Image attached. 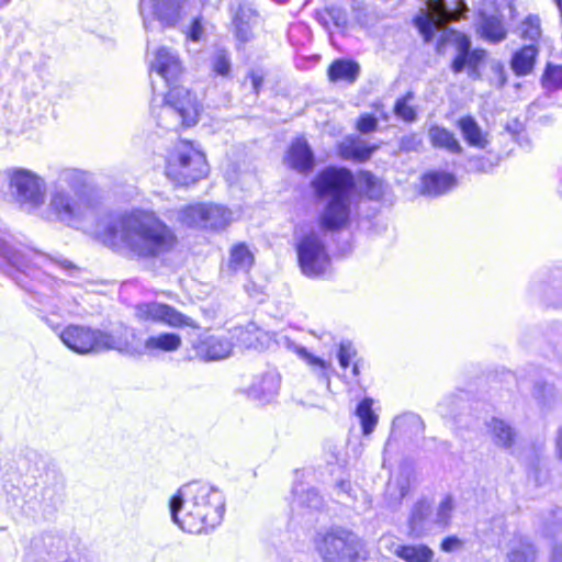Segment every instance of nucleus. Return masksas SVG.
Listing matches in <instances>:
<instances>
[{
	"instance_id": "1",
	"label": "nucleus",
	"mask_w": 562,
	"mask_h": 562,
	"mask_svg": "<svg viewBox=\"0 0 562 562\" xmlns=\"http://www.w3.org/2000/svg\"><path fill=\"white\" fill-rule=\"evenodd\" d=\"M0 258L7 265L8 273L18 285L33 293L41 305L40 312L43 319L54 329L49 316L78 315V303L71 293V285L57 280L50 272L57 268L69 276H74L78 268L69 260L61 257H50L33 249H15L8 241L0 238Z\"/></svg>"
},
{
	"instance_id": "22",
	"label": "nucleus",
	"mask_w": 562,
	"mask_h": 562,
	"mask_svg": "<svg viewBox=\"0 0 562 562\" xmlns=\"http://www.w3.org/2000/svg\"><path fill=\"white\" fill-rule=\"evenodd\" d=\"M196 355L206 361L221 360L232 352L233 344L226 336H206L194 347Z\"/></svg>"
},
{
	"instance_id": "18",
	"label": "nucleus",
	"mask_w": 562,
	"mask_h": 562,
	"mask_svg": "<svg viewBox=\"0 0 562 562\" xmlns=\"http://www.w3.org/2000/svg\"><path fill=\"white\" fill-rule=\"evenodd\" d=\"M281 378L274 370H267L260 375H256L247 390V394L252 400L260 403H270L279 393Z\"/></svg>"
},
{
	"instance_id": "49",
	"label": "nucleus",
	"mask_w": 562,
	"mask_h": 562,
	"mask_svg": "<svg viewBox=\"0 0 562 562\" xmlns=\"http://www.w3.org/2000/svg\"><path fill=\"white\" fill-rule=\"evenodd\" d=\"M423 147V139L415 133H411L401 137L398 150L402 153L419 151Z\"/></svg>"
},
{
	"instance_id": "44",
	"label": "nucleus",
	"mask_w": 562,
	"mask_h": 562,
	"mask_svg": "<svg viewBox=\"0 0 562 562\" xmlns=\"http://www.w3.org/2000/svg\"><path fill=\"white\" fill-rule=\"evenodd\" d=\"M520 36L524 40L536 42L541 35L540 19L537 15H528L519 26Z\"/></svg>"
},
{
	"instance_id": "8",
	"label": "nucleus",
	"mask_w": 562,
	"mask_h": 562,
	"mask_svg": "<svg viewBox=\"0 0 562 562\" xmlns=\"http://www.w3.org/2000/svg\"><path fill=\"white\" fill-rule=\"evenodd\" d=\"M201 105L194 93L182 86H170L159 111L153 113L158 125L166 130H177L179 126H192L198 122Z\"/></svg>"
},
{
	"instance_id": "16",
	"label": "nucleus",
	"mask_w": 562,
	"mask_h": 562,
	"mask_svg": "<svg viewBox=\"0 0 562 562\" xmlns=\"http://www.w3.org/2000/svg\"><path fill=\"white\" fill-rule=\"evenodd\" d=\"M381 542L403 562H434L435 551L425 543H402L390 537L381 538Z\"/></svg>"
},
{
	"instance_id": "34",
	"label": "nucleus",
	"mask_w": 562,
	"mask_h": 562,
	"mask_svg": "<svg viewBox=\"0 0 562 562\" xmlns=\"http://www.w3.org/2000/svg\"><path fill=\"white\" fill-rule=\"evenodd\" d=\"M429 139L434 147L446 149L451 154H460L462 147L453 133L441 126L429 128Z\"/></svg>"
},
{
	"instance_id": "32",
	"label": "nucleus",
	"mask_w": 562,
	"mask_h": 562,
	"mask_svg": "<svg viewBox=\"0 0 562 562\" xmlns=\"http://www.w3.org/2000/svg\"><path fill=\"white\" fill-rule=\"evenodd\" d=\"M465 142L476 148H485L488 144L487 135L483 133L477 122L472 116H464L458 121Z\"/></svg>"
},
{
	"instance_id": "13",
	"label": "nucleus",
	"mask_w": 562,
	"mask_h": 562,
	"mask_svg": "<svg viewBox=\"0 0 562 562\" xmlns=\"http://www.w3.org/2000/svg\"><path fill=\"white\" fill-rule=\"evenodd\" d=\"M135 315L139 321L162 323L170 327H194L192 318L178 312L175 307L158 303L146 302L135 306Z\"/></svg>"
},
{
	"instance_id": "11",
	"label": "nucleus",
	"mask_w": 562,
	"mask_h": 562,
	"mask_svg": "<svg viewBox=\"0 0 562 562\" xmlns=\"http://www.w3.org/2000/svg\"><path fill=\"white\" fill-rule=\"evenodd\" d=\"M299 266L304 276L319 278L330 268V257L318 232L303 234L295 246Z\"/></svg>"
},
{
	"instance_id": "28",
	"label": "nucleus",
	"mask_w": 562,
	"mask_h": 562,
	"mask_svg": "<svg viewBox=\"0 0 562 562\" xmlns=\"http://www.w3.org/2000/svg\"><path fill=\"white\" fill-rule=\"evenodd\" d=\"M477 33L490 43H499L507 36V30L503 20L497 15L482 14L480 18Z\"/></svg>"
},
{
	"instance_id": "57",
	"label": "nucleus",
	"mask_w": 562,
	"mask_h": 562,
	"mask_svg": "<svg viewBox=\"0 0 562 562\" xmlns=\"http://www.w3.org/2000/svg\"><path fill=\"white\" fill-rule=\"evenodd\" d=\"M18 549L12 547L8 551L0 550V562H16Z\"/></svg>"
},
{
	"instance_id": "33",
	"label": "nucleus",
	"mask_w": 562,
	"mask_h": 562,
	"mask_svg": "<svg viewBox=\"0 0 562 562\" xmlns=\"http://www.w3.org/2000/svg\"><path fill=\"white\" fill-rule=\"evenodd\" d=\"M360 67L356 61L348 59H337L328 68L330 81H346L352 83L359 76Z\"/></svg>"
},
{
	"instance_id": "21",
	"label": "nucleus",
	"mask_w": 562,
	"mask_h": 562,
	"mask_svg": "<svg viewBox=\"0 0 562 562\" xmlns=\"http://www.w3.org/2000/svg\"><path fill=\"white\" fill-rule=\"evenodd\" d=\"M486 428L492 442L496 447L513 452V448L518 441V432L507 420L492 417L486 423Z\"/></svg>"
},
{
	"instance_id": "55",
	"label": "nucleus",
	"mask_w": 562,
	"mask_h": 562,
	"mask_svg": "<svg viewBox=\"0 0 562 562\" xmlns=\"http://www.w3.org/2000/svg\"><path fill=\"white\" fill-rule=\"evenodd\" d=\"M461 546H462V541L459 538L451 536V537L445 538L441 541L440 548L445 552H452V551L461 548Z\"/></svg>"
},
{
	"instance_id": "62",
	"label": "nucleus",
	"mask_w": 562,
	"mask_h": 562,
	"mask_svg": "<svg viewBox=\"0 0 562 562\" xmlns=\"http://www.w3.org/2000/svg\"><path fill=\"white\" fill-rule=\"evenodd\" d=\"M48 539H52V540H56L58 546L63 544L64 543V540L61 538H58V537H53V536H47Z\"/></svg>"
},
{
	"instance_id": "27",
	"label": "nucleus",
	"mask_w": 562,
	"mask_h": 562,
	"mask_svg": "<svg viewBox=\"0 0 562 562\" xmlns=\"http://www.w3.org/2000/svg\"><path fill=\"white\" fill-rule=\"evenodd\" d=\"M539 49L535 43L522 46L516 50L510 60V67L516 76L529 75L535 66Z\"/></svg>"
},
{
	"instance_id": "39",
	"label": "nucleus",
	"mask_w": 562,
	"mask_h": 562,
	"mask_svg": "<svg viewBox=\"0 0 562 562\" xmlns=\"http://www.w3.org/2000/svg\"><path fill=\"white\" fill-rule=\"evenodd\" d=\"M210 65L213 72L222 77H228L232 70L231 54L227 49L216 47L210 57Z\"/></svg>"
},
{
	"instance_id": "25",
	"label": "nucleus",
	"mask_w": 562,
	"mask_h": 562,
	"mask_svg": "<svg viewBox=\"0 0 562 562\" xmlns=\"http://www.w3.org/2000/svg\"><path fill=\"white\" fill-rule=\"evenodd\" d=\"M5 504L10 512L31 515L36 512V503L27 499L31 491L24 493L19 485L4 483Z\"/></svg>"
},
{
	"instance_id": "24",
	"label": "nucleus",
	"mask_w": 562,
	"mask_h": 562,
	"mask_svg": "<svg viewBox=\"0 0 562 562\" xmlns=\"http://www.w3.org/2000/svg\"><path fill=\"white\" fill-rule=\"evenodd\" d=\"M457 184L454 175L445 171H430L423 176L422 193L429 196L445 194Z\"/></svg>"
},
{
	"instance_id": "30",
	"label": "nucleus",
	"mask_w": 562,
	"mask_h": 562,
	"mask_svg": "<svg viewBox=\"0 0 562 562\" xmlns=\"http://www.w3.org/2000/svg\"><path fill=\"white\" fill-rule=\"evenodd\" d=\"M409 491V479L406 474L401 473L389 480L385 488V502L389 508L396 509L402 499Z\"/></svg>"
},
{
	"instance_id": "17",
	"label": "nucleus",
	"mask_w": 562,
	"mask_h": 562,
	"mask_svg": "<svg viewBox=\"0 0 562 562\" xmlns=\"http://www.w3.org/2000/svg\"><path fill=\"white\" fill-rule=\"evenodd\" d=\"M407 528L408 536L415 539L428 536L436 528L432 507L428 499H419L413 505L407 521Z\"/></svg>"
},
{
	"instance_id": "51",
	"label": "nucleus",
	"mask_w": 562,
	"mask_h": 562,
	"mask_svg": "<svg viewBox=\"0 0 562 562\" xmlns=\"http://www.w3.org/2000/svg\"><path fill=\"white\" fill-rule=\"evenodd\" d=\"M362 182L366 186L367 194L370 199H379L382 194V186L378 178L370 172L362 175Z\"/></svg>"
},
{
	"instance_id": "36",
	"label": "nucleus",
	"mask_w": 562,
	"mask_h": 562,
	"mask_svg": "<svg viewBox=\"0 0 562 562\" xmlns=\"http://www.w3.org/2000/svg\"><path fill=\"white\" fill-rule=\"evenodd\" d=\"M64 498V482L60 477L55 476V482L52 486H45L42 491V499L40 502L43 510L55 509L61 504Z\"/></svg>"
},
{
	"instance_id": "54",
	"label": "nucleus",
	"mask_w": 562,
	"mask_h": 562,
	"mask_svg": "<svg viewBox=\"0 0 562 562\" xmlns=\"http://www.w3.org/2000/svg\"><path fill=\"white\" fill-rule=\"evenodd\" d=\"M202 34H203V26L201 23V19L195 18L189 27L187 36H188V38H190L193 42H199L202 37Z\"/></svg>"
},
{
	"instance_id": "61",
	"label": "nucleus",
	"mask_w": 562,
	"mask_h": 562,
	"mask_svg": "<svg viewBox=\"0 0 562 562\" xmlns=\"http://www.w3.org/2000/svg\"><path fill=\"white\" fill-rule=\"evenodd\" d=\"M12 3V0H0V10L8 8Z\"/></svg>"
},
{
	"instance_id": "7",
	"label": "nucleus",
	"mask_w": 562,
	"mask_h": 562,
	"mask_svg": "<svg viewBox=\"0 0 562 562\" xmlns=\"http://www.w3.org/2000/svg\"><path fill=\"white\" fill-rule=\"evenodd\" d=\"M165 173L176 186H190L207 176L209 165L193 143L179 140L167 155Z\"/></svg>"
},
{
	"instance_id": "23",
	"label": "nucleus",
	"mask_w": 562,
	"mask_h": 562,
	"mask_svg": "<svg viewBox=\"0 0 562 562\" xmlns=\"http://www.w3.org/2000/svg\"><path fill=\"white\" fill-rule=\"evenodd\" d=\"M290 168L305 172L314 167V154L304 138H296L290 146L285 156Z\"/></svg>"
},
{
	"instance_id": "60",
	"label": "nucleus",
	"mask_w": 562,
	"mask_h": 562,
	"mask_svg": "<svg viewBox=\"0 0 562 562\" xmlns=\"http://www.w3.org/2000/svg\"><path fill=\"white\" fill-rule=\"evenodd\" d=\"M359 373H360V364H359V361H355V362L352 363V370H351V378H350V379H351L352 381H357V378H358Z\"/></svg>"
},
{
	"instance_id": "15",
	"label": "nucleus",
	"mask_w": 562,
	"mask_h": 562,
	"mask_svg": "<svg viewBox=\"0 0 562 562\" xmlns=\"http://www.w3.org/2000/svg\"><path fill=\"white\" fill-rule=\"evenodd\" d=\"M149 69L153 92L156 94L157 87L154 75L160 78L167 87H170L178 81L183 67L179 55L175 50L162 46L155 52L154 58L150 60Z\"/></svg>"
},
{
	"instance_id": "37",
	"label": "nucleus",
	"mask_w": 562,
	"mask_h": 562,
	"mask_svg": "<svg viewBox=\"0 0 562 562\" xmlns=\"http://www.w3.org/2000/svg\"><path fill=\"white\" fill-rule=\"evenodd\" d=\"M393 430H403L413 436H419L425 430V425L419 415L414 413H405L394 418Z\"/></svg>"
},
{
	"instance_id": "38",
	"label": "nucleus",
	"mask_w": 562,
	"mask_h": 562,
	"mask_svg": "<svg viewBox=\"0 0 562 562\" xmlns=\"http://www.w3.org/2000/svg\"><path fill=\"white\" fill-rule=\"evenodd\" d=\"M372 400H362L356 409V415L360 419L363 435H370L378 423V415L372 409Z\"/></svg>"
},
{
	"instance_id": "40",
	"label": "nucleus",
	"mask_w": 562,
	"mask_h": 562,
	"mask_svg": "<svg viewBox=\"0 0 562 562\" xmlns=\"http://www.w3.org/2000/svg\"><path fill=\"white\" fill-rule=\"evenodd\" d=\"M509 562H535L536 550L533 546L526 539H519L508 553Z\"/></svg>"
},
{
	"instance_id": "63",
	"label": "nucleus",
	"mask_w": 562,
	"mask_h": 562,
	"mask_svg": "<svg viewBox=\"0 0 562 562\" xmlns=\"http://www.w3.org/2000/svg\"><path fill=\"white\" fill-rule=\"evenodd\" d=\"M558 193L562 198V179L560 180L559 186H558Z\"/></svg>"
},
{
	"instance_id": "20",
	"label": "nucleus",
	"mask_w": 562,
	"mask_h": 562,
	"mask_svg": "<svg viewBox=\"0 0 562 562\" xmlns=\"http://www.w3.org/2000/svg\"><path fill=\"white\" fill-rule=\"evenodd\" d=\"M324 501L319 493L312 486L303 482H297L292 488L291 509L297 515H304L305 512L319 510Z\"/></svg>"
},
{
	"instance_id": "10",
	"label": "nucleus",
	"mask_w": 562,
	"mask_h": 562,
	"mask_svg": "<svg viewBox=\"0 0 562 562\" xmlns=\"http://www.w3.org/2000/svg\"><path fill=\"white\" fill-rule=\"evenodd\" d=\"M58 336L70 350L79 355L121 350L125 342L112 334L85 325H68Z\"/></svg>"
},
{
	"instance_id": "58",
	"label": "nucleus",
	"mask_w": 562,
	"mask_h": 562,
	"mask_svg": "<svg viewBox=\"0 0 562 562\" xmlns=\"http://www.w3.org/2000/svg\"><path fill=\"white\" fill-rule=\"evenodd\" d=\"M550 562H562V544L555 543L552 547Z\"/></svg>"
},
{
	"instance_id": "53",
	"label": "nucleus",
	"mask_w": 562,
	"mask_h": 562,
	"mask_svg": "<svg viewBox=\"0 0 562 562\" xmlns=\"http://www.w3.org/2000/svg\"><path fill=\"white\" fill-rule=\"evenodd\" d=\"M378 127V120L371 114L361 115L357 123V128L362 134H368L375 131Z\"/></svg>"
},
{
	"instance_id": "64",
	"label": "nucleus",
	"mask_w": 562,
	"mask_h": 562,
	"mask_svg": "<svg viewBox=\"0 0 562 562\" xmlns=\"http://www.w3.org/2000/svg\"><path fill=\"white\" fill-rule=\"evenodd\" d=\"M0 530H3V528H0Z\"/></svg>"
},
{
	"instance_id": "5",
	"label": "nucleus",
	"mask_w": 562,
	"mask_h": 562,
	"mask_svg": "<svg viewBox=\"0 0 562 562\" xmlns=\"http://www.w3.org/2000/svg\"><path fill=\"white\" fill-rule=\"evenodd\" d=\"M319 206L317 224L322 231L337 232L345 228L351 218V206L356 181L347 168L326 167L311 181Z\"/></svg>"
},
{
	"instance_id": "47",
	"label": "nucleus",
	"mask_w": 562,
	"mask_h": 562,
	"mask_svg": "<svg viewBox=\"0 0 562 562\" xmlns=\"http://www.w3.org/2000/svg\"><path fill=\"white\" fill-rule=\"evenodd\" d=\"M234 26L236 40L240 44H245L250 41L252 36L251 26L250 23L244 19L243 14H236L234 19Z\"/></svg>"
},
{
	"instance_id": "45",
	"label": "nucleus",
	"mask_w": 562,
	"mask_h": 562,
	"mask_svg": "<svg viewBox=\"0 0 562 562\" xmlns=\"http://www.w3.org/2000/svg\"><path fill=\"white\" fill-rule=\"evenodd\" d=\"M412 98V93L408 92L405 97L400 98L394 105L395 115L405 122H414L416 120V111L408 104Z\"/></svg>"
},
{
	"instance_id": "31",
	"label": "nucleus",
	"mask_w": 562,
	"mask_h": 562,
	"mask_svg": "<svg viewBox=\"0 0 562 562\" xmlns=\"http://www.w3.org/2000/svg\"><path fill=\"white\" fill-rule=\"evenodd\" d=\"M376 148V145L370 146L359 138H349L340 143L339 153L346 159L366 161Z\"/></svg>"
},
{
	"instance_id": "2",
	"label": "nucleus",
	"mask_w": 562,
	"mask_h": 562,
	"mask_svg": "<svg viewBox=\"0 0 562 562\" xmlns=\"http://www.w3.org/2000/svg\"><path fill=\"white\" fill-rule=\"evenodd\" d=\"M427 10H420L415 16L414 24L423 35L424 41L429 43L438 32L439 37L436 43L438 54L445 52L447 44L456 47V56L451 63V70L460 74L467 69L471 79H480V65L486 57V50L483 48H472L471 40L468 35L447 27V23L458 21L464 15L467 5L462 0H427Z\"/></svg>"
},
{
	"instance_id": "26",
	"label": "nucleus",
	"mask_w": 562,
	"mask_h": 562,
	"mask_svg": "<svg viewBox=\"0 0 562 562\" xmlns=\"http://www.w3.org/2000/svg\"><path fill=\"white\" fill-rule=\"evenodd\" d=\"M182 345V339L175 333H162L149 336L144 341V349L150 356H157L160 352L177 351Z\"/></svg>"
},
{
	"instance_id": "59",
	"label": "nucleus",
	"mask_w": 562,
	"mask_h": 562,
	"mask_svg": "<svg viewBox=\"0 0 562 562\" xmlns=\"http://www.w3.org/2000/svg\"><path fill=\"white\" fill-rule=\"evenodd\" d=\"M555 451L560 460H562V426L557 431L555 437Z\"/></svg>"
},
{
	"instance_id": "56",
	"label": "nucleus",
	"mask_w": 562,
	"mask_h": 562,
	"mask_svg": "<svg viewBox=\"0 0 562 562\" xmlns=\"http://www.w3.org/2000/svg\"><path fill=\"white\" fill-rule=\"evenodd\" d=\"M249 78L251 80L254 92L258 94L263 83V76L257 71H251L249 74Z\"/></svg>"
},
{
	"instance_id": "42",
	"label": "nucleus",
	"mask_w": 562,
	"mask_h": 562,
	"mask_svg": "<svg viewBox=\"0 0 562 562\" xmlns=\"http://www.w3.org/2000/svg\"><path fill=\"white\" fill-rule=\"evenodd\" d=\"M541 81L547 90L562 89V65L548 63Z\"/></svg>"
},
{
	"instance_id": "46",
	"label": "nucleus",
	"mask_w": 562,
	"mask_h": 562,
	"mask_svg": "<svg viewBox=\"0 0 562 562\" xmlns=\"http://www.w3.org/2000/svg\"><path fill=\"white\" fill-rule=\"evenodd\" d=\"M490 85L501 89L506 85L507 76L505 66L499 60H492L490 63V76H488Z\"/></svg>"
},
{
	"instance_id": "14",
	"label": "nucleus",
	"mask_w": 562,
	"mask_h": 562,
	"mask_svg": "<svg viewBox=\"0 0 562 562\" xmlns=\"http://www.w3.org/2000/svg\"><path fill=\"white\" fill-rule=\"evenodd\" d=\"M181 0H140L139 12L146 31L154 21L162 27L176 25L180 19Z\"/></svg>"
},
{
	"instance_id": "48",
	"label": "nucleus",
	"mask_w": 562,
	"mask_h": 562,
	"mask_svg": "<svg viewBox=\"0 0 562 562\" xmlns=\"http://www.w3.org/2000/svg\"><path fill=\"white\" fill-rule=\"evenodd\" d=\"M356 349L349 341H342L339 345L337 359L341 369L346 370L356 357Z\"/></svg>"
},
{
	"instance_id": "12",
	"label": "nucleus",
	"mask_w": 562,
	"mask_h": 562,
	"mask_svg": "<svg viewBox=\"0 0 562 562\" xmlns=\"http://www.w3.org/2000/svg\"><path fill=\"white\" fill-rule=\"evenodd\" d=\"M10 188L21 204L37 207L44 202L45 181L27 169H14L10 173Z\"/></svg>"
},
{
	"instance_id": "29",
	"label": "nucleus",
	"mask_w": 562,
	"mask_h": 562,
	"mask_svg": "<svg viewBox=\"0 0 562 562\" xmlns=\"http://www.w3.org/2000/svg\"><path fill=\"white\" fill-rule=\"evenodd\" d=\"M193 211L200 213V215L204 214L202 228L223 229L232 220V213L224 206L216 204H204V207L193 209Z\"/></svg>"
},
{
	"instance_id": "35",
	"label": "nucleus",
	"mask_w": 562,
	"mask_h": 562,
	"mask_svg": "<svg viewBox=\"0 0 562 562\" xmlns=\"http://www.w3.org/2000/svg\"><path fill=\"white\" fill-rule=\"evenodd\" d=\"M254 263V256L245 244H238L231 249L228 268L234 271H248Z\"/></svg>"
},
{
	"instance_id": "3",
	"label": "nucleus",
	"mask_w": 562,
	"mask_h": 562,
	"mask_svg": "<svg viewBox=\"0 0 562 562\" xmlns=\"http://www.w3.org/2000/svg\"><path fill=\"white\" fill-rule=\"evenodd\" d=\"M104 243L138 259H161L177 245L173 229L155 213L133 210L111 220L104 229Z\"/></svg>"
},
{
	"instance_id": "9",
	"label": "nucleus",
	"mask_w": 562,
	"mask_h": 562,
	"mask_svg": "<svg viewBox=\"0 0 562 562\" xmlns=\"http://www.w3.org/2000/svg\"><path fill=\"white\" fill-rule=\"evenodd\" d=\"M314 544L325 562H357L362 549L361 539L341 527L317 532Z\"/></svg>"
},
{
	"instance_id": "19",
	"label": "nucleus",
	"mask_w": 562,
	"mask_h": 562,
	"mask_svg": "<svg viewBox=\"0 0 562 562\" xmlns=\"http://www.w3.org/2000/svg\"><path fill=\"white\" fill-rule=\"evenodd\" d=\"M289 348L308 367L318 383L324 384L330 391V378L335 372L331 362L315 356L303 346L291 344Z\"/></svg>"
},
{
	"instance_id": "6",
	"label": "nucleus",
	"mask_w": 562,
	"mask_h": 562,
	"mask_svg": "<svg viewBox=\"0 0 562 562\" xmlns=\"http://www.w3.org/2000/svg\"><path fill=\"white\" fill-rule=\"evenodd\" d=\"M94 206L87 171L72 167H60L54 171L49 182V216L76 226L93 212Z\"/></svg>"
},
{
	"instance_id": "4",
	"label": "nucleus",
	"mask_w": 562,
	"mask_h": 562,
	"mask_svg": "<svg viewBox=\"0 0 562 562\" xmlns=\"http://www.w3.org/2000/svg\"><path fill=\"white\" fill-rule=\"evenodd\" d=\"M173 524L189 533H202L221 524L225 497L216 486L192 481L183 484L169 499Z\"/></svg>"
},
{
	"instance_id": "43",
	"label": "nucleus",
	"mask_w": 562,
	"mask_h": 562,
	"mask_svg": "<svg viewBox=\"0 0 562 562\" xmlns=\"http://www.w3.org/2000/svg\"><path fill=\"white\" fill-rule=\"evenodd\" d=\"M204 207V203L187 205L178 211V221L188 226L203 227V215L193 209Z\"/></svg>"
},
{
	"instance_id": "52",
	"label": "nucleus",
	"mask_w": 562,
	"mask_h": 562,
	"mask_svg": "<svg viewBox=\"0 0 562 562\" xmlns=\"http://www.w3.org/2000/svg\"><path fill=\"white\" fill-rule=\"evenodd\" d=\"M336 494L338 497V502L347 503L349 499H353L352 495V486L350 481L341 480L335 485Z\"/></svg>"
},
{
	"instance_id": "50",
	"label": "nucleus",
	"mask_w": 562,
	"mask_h": 562,
	"mask_svg": "<svg viewBox=\"0 0 562 562\" xmlns=\"http://www.w3.org/2000/svg\"><path fill=\"white\" fill-rule=\"evenodd\" d=\"M543 528L548 535H551V533L553 535L562 528V509L561 508H557L549 513L548 517L544 518Z\"/></svg>"
},
{
	"instance_id": "41",
	"label": "nucleus",
	"mask_w": 562,
	"mask_h": 562,
	"mask_svg": "<svg viewBox=\"0 0 562 562\" xmlns=\"http://www.w3.org/2000/svg\"><path fill=\"white\" fill-rule=\"evenodd\" d=\"M453 510H454L453 498L450 495L445 496L438 504L436 514L434 516L436 527H438V528L447 527L451 521Z\"/></svg>"
}]
</instances>
